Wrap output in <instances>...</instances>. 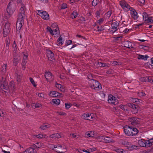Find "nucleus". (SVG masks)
Segmentation results:
<instances>
[{
    "instance_id": "4",
    "label": "nucleus",
    "mask_w": 153,
    "mask_h": 153,
    "mask_svg": "<svg viewBox=\"0 0 153 153\" xmlns=\"http://www.w3.org/2000/svg\"><path fill=\"white\" fill-rule=\"evenodd\" d=\"M2 79L1 82L0 88L1 89H4L5 92H7V91L8 92H9V87L8 85V83L6 81V79L2 77Z\"/></svg>"
},
{
    "instance_id": "47",
    "label": "nucleus",
    "mask_w": 153,
    "mask_h": 153,
    "mask_svg": "<svg viewBox=\"0 0 153 153\" xmlns=\"http://www.w3.org/2000/svg\"><path fill=\"white\" fill-rule=\"evenodd\" d=\"M92 6H95L97 4V0H93L92 2Z\"/></svg>"
},
{
    "instance_id": "50",
    "label": "nucleus",
    "mask_w": 153,
    "mask_h": 153,
    "mask_svg": "<svg viewBox=\"0 0 153 153\" xmlns=\"http://www.w3.org/2000/svg\"><path fill=\"white\" fill-rule=\"evenodd\" d=\"M6 67H7V64H4V65H3L2 66V70L4 72H6Z\"/></svg>"
},
{
    "instance_id": "2",
    "label": "nucleus",
    "mask_w": 153,
    "mask_h": 153,
    "mask_svg": "<svg viewBox=\"0 0 153 153\" xmlns=\"http://www.w3.org/2000/svg\"><path fill=\"white\" fill-rule=\"evenodd\" d=\"M90 87L92 89L99 91L102 89L101 84L96 80H90L89 82Z\"/></svg>"
},
{
    "instance_id": "1",
    "label": "nucleus",
    "mask_w": 153,
    "mask_h": 153,
    "mask_svg": "<svg viewBox=\"0 0 153 153\" xmlns=\"http://www.w3.org/2000/svg\"><path fill=\"white\" fill-rule=\"evenodd\" d=\"M24 6H22L20 8L17 18L16 27L20 30L24 24V19L25 17V13L24 8Z\"/></svg>"
},
{
    "instance_id": "22",
    "label": "nucleus",
    "mask_w": 153,
    "mask_h": 153,
    "mask_svg": "<svg viewBox=\"0 0 153 153\" xmlns=\"http://www.w3.org/2000/svg\"><path fill=\"white\" fill-rule=\"evenodd\" d=\"M8 86L9 87V91L10 90V89L13 90L15 89V85L14 82L12 81H11L10 82Z\"/></svg>"
},
{
    "instance_id": "34",
    "label": "nucleus",
    "mask_w": 153,
    "mask_h": 153,
    "mask_svg": "<svg viewBox=\"0 0 153 153\" xmlns=\"http://www.w3.org/2000/svg\"><path fill=\"white\" fill-rule=\"evenodd\" d=\"M86 134L87 135V137H91L94 136L93 132L92 131L87 132Z\"/></svg>"
},
{
    "instance_id": "53",
    "label": "nucleus",
    "mask_w": 153,
    "mask_h": 153,
    "mask_svg": "<svg viewBox=\"0 0 153 153\" xmlns=\"http://www.w3.org/2000/svg\"><path fill=\"white\" fill-rule=\"evenodd\" d=\"M133 99L132 100L133 101V102L134 103H137V102H139V100L136 98H132Z\"/></svg>"
},
{
    "instance_id": "28",
    "label": "nucleus",
    "mask_w": 153,
    "mask_h": 153,
    "mask_svg": "<svg viewBox=\"0 0 153 153\" xmlns=\"http://www.w3.org/2000/svg\"><path fill=\"white\" fill-rule=\"evenodd\" d=\"M78 14V13L76 11L74 10L73 11L72 14H71V17L73 19L76 18Z\"/></svg>"
},
{
    "instance_id": "25",
    "label": "nucleus",
    "mask_w": 153,
    "mask_h": 153,
    "mask_svg": "<svg viewBox=\"0 0 153 153\" xmlns=\"http://www.w3.org/2000/svg\"><path fill=\"white\" fill-rule=\"evenodd\" d=\"M127 149L131 151L137 149L138 148L137 146L134 145H130L129 146H127Z\"/></svg>"
},
{
    "instance_id": "61",
    "label": "nucleus",
    "mask_w": 153,
    "mask_h": 153,
    "mask_svg": "<svg viewBox=\"0 0 153 153\" xmlns=\"http://www.w3.org/2000/svg\"><path fill=\"white\" fill-rule=\"evenodd\" d=\"M152 19V17H148L146 19H145L144 20V21L145 22V23H146V22H149V19Z\"/></svg>"
},
{
    "instance_id": "30",
    "label": "nucleus",
    "mask_w": 153,
    "mask_h": 153,
    "mask_svg": "<svg viewBox=\"0 0 153 153\" xmlns=\"http://www.w3.org/2000/svg\"><path fill=\"white\" fill-rule=\"evenodd\" d=\"M145 144H146V147H148L151 146V143L150 142L149 140H144Z\"/></svg>"
},
{
    "instance_id": "63",
    "label": "nucleus",
    "mask_w": 153,
    "mask_h": 153,
    "mask_svg": "<svg viewBox=\"0 0 153 153\" xmlns=\"http://www.w3.org/2000/svg\"><path fill=\"white\" fill-rule=\"evenodd\" d=\"M88 77L89 79L90 80H94V79H93V77L92 75H88Z\"/></svg>"
},
{
    "instance_id": "27",
    "label": "nucleus",
    "mask_w": 153,
    "mask_h": 153,
    "mask_svg": "<svg viewBox=\"0 0 153 153\" xmlns=\"http://www.w3.org/2000/svg\"><path fill=\"white\" fill-rule=\"evenodd\" d=\"M54 33H53V35L56 37H57L60 34V32L59 30V27H56V28L54 30Z\"/></svg>"
},
{
    "instance_id": "12",
    "label": "nucleus",
    "mask_w": 153,
    "mask_h": 153,
    "mask_svg": "<svg viewBox=\"0 0 153 153\" xmlns=\"http://www.w3.org/2000/svg\"><path fill=\"white\" fill-rule=\"evenodd\" d=\"M139 119V118H136L135 117H130L128 119L129 121L131 122V124L133 125H139L140 123H138V122H139L138 120Z\"/></svg>"
},
{
    "instance_id": "9",
    "label": "nucleus",
    "mask_w": 153,
    "mask_h": 153,
    "mask_svg": "<svg viewBox=\"0 0 153 153\" xmlns=\"http://www.w3.org/2000/svg\"><path fill=\"white\" fill-rule=\"evenodd\" d=\"M127 105L129 107L132 109V111L133 113L135 114L138 112L139 109L138 105L132 103H128Z\"/></svg>"
},
{
    "instance_id": "46",
    "label": "nucleus",
    "mask_w": 153,
    "mask_h": 153,
    "mask_svg": "<svg viewBox=\"0 0 153 153\" xmlns=\"http://www.w3.org/2000/svg\"><path fill=\"white\" fill-rule=\"evenodd\" d=\"M4 115H5V114H4L2 111L0 110V117H1V120H2V119H4Z\"/></svg>"
},
{
    "instance_id": "45",
    "label": "nucleus",
    "mask_w": 153,
    "mask_h": 153,
    "mask_svg": "<svg viewBox=\"0 0 153 153\" xmlns=\"http://www.w3.org/2000/svg\"><path fill=\"white\" fill-rule=\"evenodd\" d=\"M103 21L104 19L103 18H100L97 21V23L99 25H100L103 22Z\"/></svg>"
},
{
    "instance_id": "7",
    "label": "nucleus",
    "mask_w": 153,
    "mask_h": 153,
    "mask_svg": "<svg viewBox=\"0 0 153 153\" xmlns=\"http://www.w3.org/2000/svg\"><path fill=\"white\" fill-rule=\"evenodd\" d=\"M108 102L114 105H116L119 103L118 101L116 98L111 94L109 95L108 100Z\"/></svg>"
},
{
    "instance_id": "40",
    "label": "nucleus",
    "mask_w": 153,
    "mask_h": 153,
    "mask_svg": "<svg viewBox=\"0 0 153 153\" xmlns=\"http://www.w3.org/2000/svg\"><path fill=\"white\" fill-rule=\"evenodd\" d=\"M123 8L124 9L126 8H127V10H129L131 8V7L127 3H126V4L124 5H123Z\"/></svg>"
},
{
    "instance_id": "10",
    "label": "nucleus",
    "mask_w": 153,
    "mask_h": 153,
    "mask_svg": "<svg viewBox=\"0 0 153 153\" xmlns=\"http://www.w3.org/2000/svg\"><path fill=\"white\" fill-rule=\"evenodd\" d=\"M119 24V22L117 21L111 24V28L114 29V30H111L110 31L111 33H114L119 29V28H117V27Z\"/></svg>"
},
{
    "instance_id": "32",
    "label": "nucleus",
    "mask_w": 153,
    "mask_h": 153,
    "mask_svg": "<svg viewBox=\"0 0 153 153\" xmlns=\"http://www.w3.org/2000/svg\"><path fill=\"white\" fill-rule=\"evenodd\" d=\"M16 44L15 43V41H14L13 45V47H14V50H13V52L14 53L15 55L16 54V53L17 51V48L16 47Z\"/></svg>"
},
{
    "instance_id": "48",
    "label": "nucleus",
    "mask_w": 153,
    "mask_h": 153,
    "mask_svg": "<svg viewBox=\"0 0 153 153\" xmlns=\"http://www.w3.org/2000/svg\"><path fill=\"white\" fill-rule=\"evenodd\" d=\"M67 4L65 3H63L62 4L61 9H65L67 8Z\"/></svg>"
},
{
    "instance_id": "51",
    "label": "nucleus",
    "mask_w": 153,
    "mask_h": 153,
    "mask_svg": "<svg viewBox=\"0 0 153 153\" xmlns=\"http://www.w3.org/2000/svg\"><path fill=\"white\" fill-rule=\"evenodd\" d=\"M72 41L70 40H67L65 43V46H67L71 44L72 43Z\"/></svg>"
},
{
    "instance_id": "33",
    "label": "nucleus",
    "mask_w": 153,
    "mask_h": 153,
    "mask_svg": "<svg viewBox=\"0 0 153 153\" xmlns=\"http://www.w3.org/2000/svg\"><path fill=\"white\" fill-rule=\"evenodd\" d=\"M57 42L59 44H61V45H62L63 44V42L62 41V37L60 36L59 37L58 39L57 40Z\"/></svg>"
},
{
    "instance_id": "14",
    "label": "nucleus",
    "mask_w": 153,
    "mask_h": 153,
    "mask_svg": "<svg viewBox=\"0 0 153 153\" xmlns=\"http://www.w3.org/2000/svg\"><path fill=\"white\" fill-rule=\"evenodd\" d=\"M47 56L49 59L51 61V59H54V55L53 52L50 50L47 51Z\"/></svg>"
},
{
    "instance_id": "57",
    "label": "nucleus",
    "mask_w": 153,
    "mask_h": 153,
    "mask_svg": "<svg viewBox=\"0 0 153 153\" xmlns=\"http://www.w3.org/2000/svg\"><path fill=\"white\" fill-rule=\"evenodd\" d=\"M100 63L101 64H102L101 65V66L102 67H108V65L105 63Z\"/></svg>"
},
{
    "instance_id": "15",
    "label": "nucleus",
    "mask_w": 153,
    "mask_h": 153,
    "mask_svg": "<svg viewBox=\"0 0 153 153\" xmlns=\"http://www.w3.org/2000/svg\"><path fill=\"white\" fill-rule=\"evenodd\" d=\"M62 94L58 92L57 91H52L50 92L49 95L50 97H55L58 96H60Z\"/></svg>"
},
{
    "instance_id": "36",
    "label": "nucleus",
    "mask_w": 153,
    "mask_h": 153,
    "mask_svg": "<svg viewBox=\"0 0 153 153\" xmlns=\"http://www.w3.org/2000/svg\"><path fill=\"white\" fill-rule=\"evenodd\" d=\"M52 101L54 104L59 105V104L60 101L59 99H57L53 100Z\"/></svg>"
},
{
    "instance_id": "8",
    "label": "nucleus",
    "mask_w": 153,
    "mask_h": 153,
    "mask_svg": "<svg viewBox=\"0 0 153 153\" xmlns=\"http://www.w3.org/2000/svg\"><path fill=\"white\" fill-rule=\"evenodd\" d=\"M132 126L126 125L124 127V132L125 134L128 136H131L132 129Z\"/></svg>"
},
{
    "instance_id": "16",
    "label": "nucleus",
    "mask_w": 153,
    "mask_h": 153,
    "mask_svg": "<svg viewBox=\"0 0 153 153\" xmlns=\"http://www.w3.org/2000/svg\"><path fill=\"white\" fill-rule=\"evenodd\" d=\"M131 9H132V10H131V16L135 20H136L138 17L137 13L134 9H132V8Z\"/></svg>"
},
{
    "instance_id": "58",
    "label": "nucleus",
    "mask_w": 153,
    "mask_h": 153,
    "mask_svg": "<svg viewBox=\"0 0 153 153\" xmlns=\"http://www.w3.org/2000/svg\"><path fill=\"white\" fill-rule=\"evenodd\" d=\"M65 105L66 108L67 109H68L71 107V105L70 103H65Z\"/></svg>"
},
{
    "instance_id": "62",
    "label": "nucleus",
    "mask_w": 153,
    "mask_h": 153,
    "mask_svg": "<svg viewBox=\"0 0 153 153\" xmlns=\"http://www.w3.org/2000/svg\"><path fill=\"white\" fill-rule=\"evenodd\" d=\"M43 137V135L41 134H39L36 135V137L38 138H42Z\"/></svg>"
},
{
    "instance_id": "19",
    "label": "nucleus",
    "mask_w": 153,
    "mask_h": 153,
    "mask_svg": "<svg viewBox=\"0 0 153 153\" xmlns=\"http://www.w3.org/2000/svg\"><path fill=\"white\" fill-rule=\"evenodd\" d=\"M122 45L124 47L129 48L131 46V42L129 41H124L123 42Z\"/></svg>"
},
{
    "instance_id": "55",
    "label": "nucleus",
    "mask_w": 153,
    "mask_h": 153,
    "mask_svg": "<svg viewBox=\"0 0 153 153\" xmlns=\"http://www.w3.org/2000/svg\"><path fill=\"white\" fill-rule=\"evenodd\" d=\"M10 43V40L9 39H7L6 40V47L9 48V45Z\"/></svg>"
},
{
    "instance_id": "41",
    "label": "nucleus",
    "mask_w": 153,
    "mask_h": 153,
    "mask_svg": "<svg viewBox=\"0 0 153 153\" xmlns=\"http://www.w3.org/2000/svg\"><path fill=\"white\" fill-rule=\"evenodd\" d=\"M47 29L48 31L50 32V33L52 35L53 34V30H52L51 28L49 26H48Z\"/></svg>"
},
{
    "instance_id": "60",
    "label": "nucleus",
    "mask_w": 153,
    "mask_h": 153,
    "mask_svg": "<svg viewBox=\"0 0 153 153\" xmlns=\"http://www.w3.org/2000/svg\"><path fill=\"white\" fill-rule=\"evenodd\" d=\"M21 76L19 75H17L16 76V80L17 82H19L21 80Z\"/></svg>"
},
{
    "instance_id": "3",
    "label": "nucleus",
    "mask_w": 153,
    "mask_h": 153,
    "mask_svg": "<svg viewBox=\"0 0 153 153\" xmlns=\"http://www.w3.org/2000/svg\"><path fill=\"white\" fill-rule=\"evenodd\" d=\"M4 25L3 29V36L4 37H5L10 33L11 30L10 23L9 22L7 19L4 20Z\"/></svg>"
},
{
    "instance_id": "35",
    "label": "nucleus",
    "mask_w": 153,
    "mask_h": 153,
    "mask_svg": "<svg viewBox=\"0 0 153 153\" xmlns=\"http://www.w3.org/2000/svg\"><path fill=\"white\" fill-rule=\"evenodd\" d=\"M140 49H143L145 51H148L149 49V47L147 46L140 45Z\"/></svg>"
},
{
    "instance_id": "52",
    "label": "nucleus",
    "mask_w": 153,
    "mask_h": 153,
    "mask_svg": "<svg viewBox=\"0 0 153 153\" xmlns=\"http://www.w3.org/2000/svg\"><path fill=\"white\" fill-rule=\"evenodd\" d=\"M112 13L111 11L110 10L108 11L106 13L107 17L109 18L111 16Z\"/></svg>"
},
{
    "instance_id": "5",
    "label": "nucleus",
    "mask_w": 153,
    "mask_h": 153,
    "mask_svg": "<svg viewBox=\"0 0 153 153\" xmlns=\"http://www.w3.org/2000/svg\"><path fill=\"white\" fill-rule=\"evenodd\" d=\"M51 147L52 148V149L53 150H54V148H55V151L57 153H61L64 152V148L60 145H52Z\"/></svg>"
},
{
    "instance_id": "37",
    "label": "nucleus",
    "mask_w": 153,
    "mask_h": 153,
    "mask_svg": "<svg viewBox=\"0 0 153 153\" xmlns=\"http://www.w3.org/2000/svg\"><path fill=\"white\" fill-rule=\"evenodd\" d=\"M137 95L140 97H143L146 95V94L143 91H140L137 92Z\"/></svg>"
},
{
    "instance_id": "64",
    "label": "nucleus",
    "mask_w": 153,
    "mask_h": 153,
    "mask_svg": "<svg viewBox=\"0 0 153 153\" xmlns=\"http://www.w3.org/2000/svg\"><path fill=\"white\" fill-rule=\"evenodd\" d=\"M146 23H149V24L153 23V19H149V22H146Z\"/></svg>"
},
{
    "instance_id": "6",
    "label": "nucleus",
    "mask_w": 153,
    "mask_h": 153,
    "mask_svg": "<svg viewBox=\"0 0 153 153\" xmlns=\"http://www.w3.org/2000/svg\"><path fill=\"white\" fill-rule=\"evenodd\" d=\"M38 14L41 16L42 18L45 20H48L49 18V15L48 13L45 11H43L42 10H37Z\"/></svg>"
},
{
    "instance_id": "29",
    "label": "nucleus",
    "mask_w": 153,
    "mask_h": 153,
    "mask_svg": "<svg viewBox=\"0 0 153 153\" xmlns=\"http://www.w3.org/2000/svg\"><path fill=\"white\" fill-rule=\"evenodd\" d=\"M24 153H34V149L32 148H29L25 150Z\"/></svg>"
},
{
    "instance_id": "20",
    "label": "nucleus",
    "mask_w": 153,
    "mask_h": 153,
    "mask_svg": "<svg viewBox=\"0 0 153 153\" xmlns=\"http://www.w3.org/2000/svg\"><path fill=\"white\" fill-rule=\"evenodd\" d=\"M132 134H131V136H136L139 132L138 130L135 127L132 126Z\"/></svg>"
},
{
    "instance_id": "31",
    "label": "nucleus",
    "mask_w": 153,
    "mask_h": 153,
    "mask_svg": "<svg viewBox=\"0 0 153 153\" xmlns=\"http://www.w3.org/2000/svg\"><path fill=\"white\" fill-rule=\"evenodd\" d=\"M99 25H98V26L97 27V30L96 31L99 32L102 31L105 29L103 25L100 26Z\"/></svg>"
},
{
    "instance_id": "11",
    "label": "nucleus",
    "mask_w": 153,
    "mask_h": 153,
    "mask_svg": "<svg viewBox=\"0 0 153 153\" xmlns=\"http://www.w3.org/2000/svg\"><path fill=\"white\" fill-rule=\"evenodd\" d=\"M7 11V14H6V16L4 17V18L6 19H7L8 18L10 17V16L13 14V10H12L10 7V4L9 3L6 9Z\"/></svg>"
},
{
    "instance_id": "18",
    "label": "nucleus",
    "mask_w": 153,
    "mask_h": 153,
    "mask_svg": "<svg viewBox=\"0 0 153 153\" xmlns=\"http://www.w3.org/2000/svg\"><path fill=\"white\" fill-rule=\"evenodd\" d=\"M102 139L104 140V141L105 143H110L111 142H114V140L113 139L108 136L103 137Z\"/></svg>"
},
{
    "instance_id": "38",
    "label": "nucleus",
    "mask_w": 153,
    "mask_h": 153,
    "mask_svg": "<svg viewBox=\"0 0 153 153\" xmlns=\"http://www.w3.org/2000/svg\"><path fill=\"white\" fill-rule=\"evenodd\" d=\"M29 79L31 83L35 87H36L37 85L35 84V83L33 79L31 77H30Z\"/></svg>"
},
{
    "instance_id": "23",
    "label": "nucleus",
    "mask_w": 153,
    "mask_h": 153,
    "mask_svg": "<svg viewBox=\"0 0 153 153\" xmlns=\"http://www.w3.org/2000/svg\"><path fill=\"white\" fill-rule=\"evenodd\" d=\"M149 57V56L147 55L144 56L140 54L138 55L137 58L139 59H143L144 60H146Z\"/></svg>"
},
{
    "instance_id": "26",
    "label": "nucleus",
    "mask_w": 153,
    "mask_h": 153,
    "mask_svg": "<svg viewBox=\"0 0 153 153\" xmlns=\"http://www.w3.org/2000/svg\"><path fill=\"white\" fill-rule=\"evenodd\" d=\"M144 140L141 139L138 140V143L140 146L142 147H145L146 144H145Z\"/></svg>"
},
{
    "instance_id": "13",
    "label": "nucleus",
    "mask_w": 153,
    "mask_h": 153,
    "mask_svg": "<svg viewBox=\"0 0 153 153\" xmlns=\"http://www.w3.org/2000/svg\"><path fill=\"white\" fill-rule=\"evenodd\" d=\"M45 77L48 81L49 80H53L54 78L53 76L52 75L51 73L49 71L45 72Z\"/></svg>"
},
{
    "instance_id": "44",
    "label": "nucleus",
    "mask_w": 153,
    "mask_h": 153,
    "mask_svg": "<svg viewBox=\"0 0 153 153\" xmlns=\"http://www.w3.org/2000/svg\"><path fill=\"white\" fill-rule=\"evenodd\" d=\"M142 81L143 82H147L149 81V77L148 76L144 77L142 78Z\"/></svg>"
},
{
    "instance_id": "43",
    "label": "nucleus",
    "mask_w": 153,
    "mask_h": 153,
    "mask_svg": "<svg viewBox=\"0 0 153 153\" xmlns=\"http://www.w3.org/2000/svg\"><path fill=\"white\" fill-rule=\"evenodd\" d=\"M143 19L144 20L145 19H146L148 17V15L147 14L146 12H144L143 13Z\"/></svg>"
},
{
    "instance_id": "39",
    "label": "nucleus",
    "mask_w": 153,
    "mask_h": 153,
    "mask_svg": "<svg viewBox=\"0 0 153 153\" xmlns=\"http://www.w3.org/2000/svg\"><path fill=\"white\" fill-rule=\"evenodd\" d=\"M49 127V126L44 124L40 127V128L43 130H45Z\"/></svg>"
},
{
    "instance_id": "49",
    "label": "nucleus",
    "mask_w": 153,
    "mask_h": 153,
    "mask_svg": "<svg viewBox=\"0 0 153 153\" xmlns=\"http://www.w3.org/2000/svg\"><path fill=\"white\" fill-rule=\"evenodd\" d=\"M27 62V59H23L22 65V66H24L26 64Z\"/></svg>"
},
{
    "instance_id": "17",
    "label": "nucleus",
    "mask_w": 153,
    "mask_h": 153,
    "mask_svg": "<svg viewBox=\"0 0 153 153\" xmlns=\"http://www.w3.org/2000/svg\"><path fill=\"white\" fill-rule=\"evenodd\" d=\"M20 58L19 56H14V57L13 60V63L14 66H16L17 64L19 62L20 60Z\"/></svg>"
},
{
    "instance_id": "21",
    "label": "nucleus",
    "mask_w": 153,
    "mask_h": 153,
    "mask_svg": "<svg viewBox=\"0 0 153 153\" xmlns=\"http://www.w3.org/2000/svg\"><path fill=\"white\" fill-rule=\"evenodd\" d=\"M83 118L84 119L88 120H90V118H92V117L91 114L88 113L87 114H84L82 115Z\"/></svg>"
},
{
    "instance_id": "24",
    "label": "nucleus",
    "mask_w": 153,
    "mask_h": 153,
    "mask_svg": "<svg viewBox=\"0 0 153 153\" xmlns=\"http://www.w3.org/2000/svg\"><path fill=\"white\" fill-rule=\"evenodd\" d=\"M56 87L58 88L59 90H60L62 91H65V89L63 88L62 85L60 84L57 83L56 82V83L55 84Z\"/></svg>"
},
{
    "instance_id": "54",
    "label": "nucleus",
    "mask_w": 153,
    "mask_h": 153,
    "mask_svg": "<svg viewBox=\"0 0 153 153\" xmlns=\"http://www.w3.org/2000/svg\"><path fill=\"white\" fill-rule=\"evenodd\" d=\"M42 106V105L40 104H36L34 106V108H39L41 107Z\"/></svg>"
},
{
    "instance_id": "59",
    "label": "nucleus",
    "mask_w": 153,
    "mask_h": 153,
    "mask_svg": "<svg viewBox=\"0 0 153 153\" xmlns=\"http://www.w3.org/2000/svg\"><path fill=\"white\" fill-rule=\"evenodd\" d=\"M97 150V148H90L89 149H88V150L89 151H91V152L94 151H96Z\"/></svg>"
},
{
    "instance_id": "42",
    "label": "nucleus",
    "mask_w": 153,
    "mask_h": 153,
    "mask_svg": "<svg viewBox=\"0 0 153 153\" xmlns=\"http://www.w3.org/2000/svg\"><path fill=\"white\" fill-rule=\"evenodd\" d=\"M41 143H37L34 145V147L37 148H39L41 146Z\"/></svg>"
},
{
    "instance_id": "56",
    "label": "nucleus",
    "mask_w": 153,
    "mask_h": 153,
    "mask_svg": "<svg viewBox=\"0 0 153 153\" xmlns=\"http://www.w3.org/2000/svg\"><path fill=\"white\" fill-rule=\"evenodd\" d=\"M56 136H57V134H53L51 135H50V137L51 138H56Z\"/></svg>"
}]
</instances>
